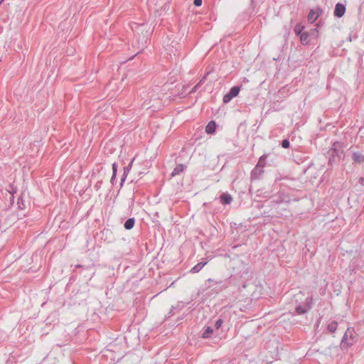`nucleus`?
<instances>
[{
    "label": "nucleus",
    "instance_id": "1",
    "mask_svg": "<svg viewBox=\"0 0 364 364\" xmlns=\"http://www.w3.org/2000/svg\"><path fill=\"white\" fill-rule=\"evenodd\" d=\"M355 333L353 328H348L343 336V343L348 346H352L355 342Z\"/></svg>",
    "mask_w": 364,
    "mask_h": 364
},
{
    "label": "nucleus",
    "instance_id": "2",
    "mask_svg": "<svg viewBox=\"0 0 364 364\" xmlns=\"http://www.w3.org/2000/svg\"><path fill=\"white\" fill-rule=\"evenodd\" d=\"M239 92H240V88L238 87H232L230 92L226 94L223 97V102L224 103L229 102L233 97L238 95Z\"/></svg>",
    "mask_w": 364,
    "mask_h": 364
},
{
    "label": "nucleus",
    "instance_id": "3",
    "mask_svg": "<svg viewBox=\"0 0 364 364\" xmlns=\"http://www.w3.org/2000/svg\"><path fill=\"white\" fill-rule=\"evenodd\" d=\"M346 12V7L343 4L338 3L336 5L334 15L337 17H342Z\"/></svg>",
    "mask_w": 364,
    "mask_h": 364
},
{
    "label": "nucleus",
    "instance_id": "4",
    "mask_svg": "<svg viewBox=\"0 0 364 364\" xmlns=\"http://www.w3.org/2000/svg\"><path fill=\"white\" fill-rule=\"evenodd\" d=\"M216 124L214 121H210L205 127L207 134H213L215 131Z\"/></svg>",
    "mask_w": 364,
    "mask_h": 364
},
{
    "label": "nucleus",
    "instance_id": "5",
    "mask_svg": "<svg viewBox=\"0 0 364 364\" xmlns=\"http://www.w3.org/2000/svg\"><path fill=\"white\" fill-rule=\"evenodd\" d=\"M353 159L355 162L357 163H363L364 162V154L360 152H355L353 155Z\"/></svg>",
    "mask_w": 364,
    "mask_h": 364
},
{
    "label": "nucleus",
    "instance_id": "6",
    "mask_svg": "<svg viewBox=\"0 0 364 364\" xmlns=\"http://www.w3.org/2000/svg\"><path fill=\"white\" fill-rule=\"evenodd\" d=\"M318 17V15L316 12L311 10L308 14V21L310 23H314Z\"/></svg>",
    "mask_w": 364,
    "mask_h": 364
},
{
    "label": "nucleus",
    "instance_id": "7",
    "mask_svg": "<svg viewBox=\"0 0 364 364\" xmlns=\"http://www.w3.org/2000/svg\"><path fill=\"white\" fill-rule=\"evenodd\" d=\"M221 202L223 204H229L232 201V197L227 193H223L220 196Z\"/></svg>",
    "mask_w": 364,
    "mask_h": 364
},
{
    "label": "nucleus",
    "instance_id": "8",
    "mask_svg": "<svg viewBox=\"0 0 364 364\" xmlns=\"http://www.w3.org/2000/svg\"><path fill=\"white\" fill-rule=\"evenodd\" d=\"M207 262H199L196 265H195L191 269V272L196 273L198 272L205 264Z\"/></svg>",
    "mask_w": 364,
    "mask_h": 364
},
{
    "label": "nucleus",
    "instance_id": "9",
    "mask_svg": "<svg viewBox=\"0 0 364 364\" xmlns=\"http://www.w3.org/2000/svg\"><path fill=\"white\" fill-rule=\"evenodd\" d=\"M300 41L303 45H306L309 43V35L307 33H302L300 34Z\"/></svg>",
    "mask_w": 364,
    "mask_h": 364
},
{
    "label": "nucleus",
    "instance_id": "10",
    "mask_svg": "<svg viewBox=\"0 0 364 364\" xmlns=\"http://www.w3.org/2000/svg\"><path fill=\"white\" fill-rule=\"evenodd\" d=\"M134 223L135 221L134 218H129L125 222L124 228L127 230H130L134 227Z\"/></svg>",
    "mask_w": 364,
    "mask_h": 364
},
{
    "label": "nucleus",
    "instance_id": "11",
    "mask_svg": "<svg viewBox=\"0 0 364 364\" xmlns=\"http://www.w3.org/2000/svg\"><path fill=\"white\" fill-rule=\"evenodd\" d=\"M338 328V323L336 321H331L328 326V329L331 333H334Z\"/></svg>",
    "mask_w": 364,
    "mask_h": 364
},
{
    "label": "nucleus",
    "instance_id": "12",
    "mask_svg": "<svg viewBox=\"0 0 364 364\" xmlns=\"http://www.w3.org/2000/svg\"><path fill=\"white\" fill-rule=\"evenodd\" d=\"M213 328L210 326H208V327H206L205 331L203 332L202 337L203 338H209L210 336L213 333Z\"/></svg>",
    "mask_w": 364,
    "mask_h": 364
},
{
    "label": "nucleus",
    "instance_id": "13",
    "mask_svg": "<svg viewBox=\"0 0 364 364\" xmlns=\"http://www.w3.org/2000/svg\"><path fill=\"white\" fill-rule=\"evenodd\" d=\"M183 171V165H178L173 171L172 176L178 175L181 172H182Z\"/></svg>",
    "mask_w": 364,
    "mask_h": 364
},
{
    "label": "nucleus",
    "instance_id": "14",
    "mask_svg": "<svg viewBox=\"0 0 364 364\" xmlns=\"http://www.w3.org/2000/svg\"><path fill=\"white\" fill-rule=\"evenodd\" d=\"M304 27L300 26V25H297L295 26L294 28V31L295 33L297 34V35H300L301 33V31L303 30Z\"/></svg>",
    "mask_w": 364,
    "mask_h": 364
},
{
    "label": "nucleus",
    "instance_id": "15",
    "mask_svg": "<svg viewBox=\"0 0 364 364\" xmlns=\"http://www.w3.org/2000/svg\"><path fill=\"white\" fill-rule=\"evenodd\" d=\"M223 323V321L222 319L219 318L215 321V326L216 328L218 329L222 326Z\"/></svg>",
    "mask_w": 364,
    "mask_h": 364
},
{
    "label": "nucleus",
    "instance_id": "16",
    "mask_svg": "<svg viewBox=\"0 0 364 364\" xmlns=\"http://www.w3.org/2000/svg\"><path fill=\"white\" fill-rule=\"evenodd\" d=\"M289 141L287 139H284L282 141V147L287 149L289 147Z\"/></svg>",
    "mask_w": 364,
    "mask_h": 364
},
{
    "label": "nucleus",
    "instance_id": "17",
    "mask_svg": "<svg viewBox=\"0 0 364 364\" xmlns=\"http://www.w3.org/2000/svg\"><path fill=\"white\" fill-rule=\"evenodd\" d=\"M193 4L196 6H200L202 5V0H194Z\"/></svg>",
    "mask_w": 364,
    "mask_h": 364
},
{
    "label": "nucleus",
    "instance_id": "18",
    "mask_svg": "<svg viewBox=\"0 0 364 364\" xmlns=\"http://www.w3.org/2000/svg\"><path fill=\"white\" fill-rule=\"evenodd\" d=\"M112 171H113V176L112 177H115L116 173H117V165L116 164H112Z\"/></svg>",
    "mask_w": 364,
    "mask_h": 364
},
{
    "label": "nucleus",
    "instance_id": "19",
    "mask_svg": "<svg viewBox=\"0 0 364 364\" xmlns=\"http://www.w3.org/2000/svg\"><path fill=\"white\" fill-rule=\"evenodd\" d=\"M304 311H304V310H303V309H301V307H298V308H296V312H297L299 314H302V313H304Z\"/></svg>",
    "mask_w": 364,
    "mask_h": 364
},
{
    "label": "nucleus",
    "instance_id": "20",
    "mask_svg": "<svg viewBox=\"0 0 364 364\" xmlns=\"http://www.w3.org/2000/svg\"><path fill=\"white\" fill-rule=\"evenodd\" d=\"M264 156H261L259 159V162H261L262 161H264Z\"/></svg>",
    "mask_w": 364,
    "mask_h": 364
},
{
    "label": "nucleus",
    "instance_id": "21",
    "mask_svg": "<svg viewBox=\"0 0 364 364\" xmlns=\"http://www.w3.org/2000/svg\"><path fill=\"white\" fill-rule=\"evenodd\" d=\"M4 0H2L1 1H0V4H1V2L3 1Z\"/></svg>",
    "mask_w": 364,
    "mask_h": 364
}]
</instances>
